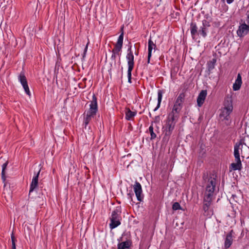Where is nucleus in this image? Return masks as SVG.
<instances>
[{
  "mask_svg": "<svg viewBox=\"0 0 249 249\" xmlns=\"http://www.w3.org/2000/svg\"><path fill=\"white\" fill-rule=\"evenodd\" d=\"M182 107V104L175 102L172 110L168 115L178 119L179 117V113Z\"/></svg>",
  "mask_w": 249,
  "mask_h": 249,
  "instance_id": "7",
  "label": "nucleus"
},
{
  "mask_svg": "<svg viewBox=\"0 0 249 249\" xmlns=\"http://www.w3.org/2000/svg\"><path fill=\"white\" fill-rule=\"evenodd\" d=\"M131 155V154H128L127 155V156H130Z\"/></svg>",
  "mask_w": 249,
  "mask_h": 249,
  "instance_id": "42",
  "label": "nucleus"
},
{
  "mask_svg": "<svg viewBox=\"0 0 249 249\" xmlns=\"http://www.w3.org/2000/svg\"><path fill=\"white\" fill-rule=\"evenodd\" d=\"M135 54L136 55H138V54H139V52H138V51L136 52L135 53Z\"/></svg>",
  "mask_w": 249,
  "mask_h": 249,
  "instance_id": "41",
  "label": "nucleus"
},
{
  "mask_svg": "<svg viewBox=\"0 0 249 249\" xmlns=\"http://www.w3.org/2000/svg\"><path fill=\"white\" fill-rule=\"evenodd\" d=\"M133 189L138 200L142 201L143 199L142 194V188L141 184L137 181H136L133 186Z\"/></svg>",
  "mask_w": 249,
  "mask_h": 249,
  "instance_id": "10",
  "label": "nucleus"
},
{
  "mask_svg": "<svg viewBox=\"0 0 249 249\" xmlns=\"http://www.w3.org/2000/svg\"><path fill=\"white\" fill-rule=\"evenodd\" d=\"M215 1L217 2V1H218V0H215Z\"/></svg>",
  "mask_w": 249,
  "mask_h": 249,
  "instance_id": "44",
  "label": "nucleus"
},
{
  "mask_svg": "<svg viewBox=\"0 0 249 249\" xmlns=\"http://www.w3.org/2000/svg\"><path fill=\"white\" fill-rule=\"evenodd\" d=\"M233 109L232 102L231 100H226L224 102V107L222 109L220 114L221 117H223L224 119L227 121L230 120V114Z\"/></svg>",
  "mask_w": 249,
  "mask_h": 249,
  "instance_id": "6",
  "label": "nucleus"
},
{
  "mask_svg": "<svg viewBox=\"0 0 249 249\" xmlns=\"http://www.w3.org/2000/svg\"><path fill=\"white\" fill-rule=\"evenodd\" d=\"M132 242L131 240H127L124 242H122L118 244L117 249H129L131 246Z\"/></svg>",
  "mask_w": 249,
  "mask_h": 249,
  "instance_id": "18",
  "label": "nucleus"
},
{
  "mask_svg": "<svg viewBox=\"0 0 249 249\" xmlns=\"http://www.w3.org/2000/svg\"><path fill=\"white\" fill-rule=\"evenodd\" d=\"M184 97L185 95L183 93H180L179 95L177 98L175 102L181 104L183 105Z\"/></svg>",
  "mask_w": 249,
  "mask_h": 249,
  "instance_id": "27",
  "label": "nucleus"
},
{
  "mask_svg": "<svg viewBox=\"0 0 249 249\" xmlns=\"http://www.w3.org/2000/svg\"><path fill=\"white\" fill-rule=\"evenodd\" d=\"M190 30L191 34L193 37L196 35L198 32H197V27L196 24L195 22H192L190 25Z\"/></svg>",
  "mask_w": 249,
  "mask_h": 249,
  "instance_id": "21",
  "label": "nucleus"
},
{
  "mask_svg": "<svg viewBox=\"0 0 249 249\" xmlns=\"http://www.w3.org/2000/svg\"><path fill=\"white\" fill-rule=\"evenodd\" d=\"M249 31V25H247L245 22L240 24L237 34L240 37L244 36Z\"/></svg>",
  "mask_w": 249,
  "mask_h": 249,
  "instance_id": "11",
  "label": "nucleus"
},
{
  "mask_svg": "<svg viewBox=\"0 0 249 249\" xmlns=\"http://www.w3.org/2000/svg\"><path fill=\"white\" fill-rule=\"evenodd\" d=\"M247 22L248 23H249V15H247Z\"/></svg>",
  "mask_w": 249,
  "mask_h": 249,
  "instance_id": "40",
  "label": "nucleus"
},
{
  "mask_svg": "<svg viewBox=\"0 0 249 249\" xmlns=\"http://www.w3.org/2000/svg\"><path fill=\"white\" fill-rule=\"evenodd\" d=\"M22 86L23 87V88L24 89V91L25 92V93L29 96L30 97L31 96V93L30 92V89H29V88L28 87V83L27 82L25 83H24L23 84H22Z\"/></svg>",
  "mask_w": 249,
  "mask_h": 249,
  "instance_id": "29",
  "label": "nucleus"
},
{
  "mask_svg": "<svg viewBox=\"0 0 249 249\" xmlns=\"http://www.w3.org/2000/svg\"><path fill=\"white\" fill-rule=\"evenodd\" d=\"M133 195H134V194L132 192H130V193H128L127 196H128V199H132V196H133Z\"/></svg>",
  "mask_w": 249,
  "mask_h": 249,
  "instance_id": "37",
  "label": "nucleus"
},
{
  "mask_svg": "<svg viewBox=\"0 0 249 249\" xmlns=\"http://www.w3.org/2000/svg\"><path fill=\"white\" fill-rule=\"evenodd\" d=\"M233 230H231L227 235L225 240L224 247L227 249L231 245L233 241L232 236Z\"/></svg>",
  "mask_w": 249,
  "mask_h": 249,
  "instance_id": "14",
  "label": "nucleus"
},
{
  "mask_svg": "<svg viewBox=\"0 0 249 249\" xmlns=\"http://www.w3.org/2000/svg\"><path fill=\"white\" fill-rule=\"evenodd\" d=\"M162 94H163V92L162 90H158V104H157V107L154 109V111L157 110L160 108V104H161L162 98Z\"/></svg>",
  "mask_w": 249,
  "mask_h": 249,
  "instance_id": "20",
  "label": "nucleus"
},
{
  "mask_svg": "<svg viewBox=\"0 0 249 249\" xmlns=\"http://www.w3.org/2000/svg\"><path fill=\"white\" fill-rule=\"evenodd\" d=\"M178 119L168 115L164 127L165 135L170 136L173 131Z\"/></svg>",
  "mask_w": 249,
  "mask_h": 249,
  "instance_id": "5",
  "label": "nucleus"
},
{
  "mask_svg": "<svg viewBox=\"0 0 249 249\" xmlns=\"http://www.w3.org/2000/svg\"><path fill=\"white\" fill-rule=\"evenodd\" d=\"M229 201L231 205H233V202H237L238 197L235 194H232L230 198L229 199Z\"/></svg>",
  "mask_w": 249,
  "mask_h": 249,
  "instance_id": "32",
  "label": "nucleus"
},
{
  "mask_svg": "<svg viewBox=\"0 0 249 249\" xmlns=\"http://www.w3.org/2000/svg\"><path fill=\"white\" fill-rule=\"evenodd\" d=\"M207 94V90H202L199 93L197 98V104L199 107H201L203 104Z\"/></svg>",
  "mask_w": 249,
  "mask_h": 249,
  "instance_id": "12",
  "label": "nucleus"
},
{
  "mask_svg": "<svg viewBox=\"0 0 249 249\" xmlns=\"http://www.w3.org/2000/svg\"><path fill=\"white\" fill-rule=\"evenodd\" d=\"M18 80L21 85L27 82L26 77L23 71H21L19 73L18 76Z\"/></svg>",
  "mask_w": 249,
  "mask_h": 249,
  "instance_id": "24",
  "label": "nucleus"
},
{
  "mask_svg": "<svg viewBox=\"0 0 249 249\" xmlns=\"http://www.w3.org/2000/svg\"><path fill=\"white\" fill-rule=\"evenodd\" d=\"M202 25L200 27L198 34L200 35L202 37H205L207 35L208 28L210 27V23L209 21L204 19L202 21Z\"/></svg>",
  "mask_w": 249,
  "mask_h": 249,
  "instance_id": "9",
  "label": "nucleus"
},
{
  "mask_svg": "<svg viewBox=\"0 0 249 249\" xmlns=\"http://www.w3.org/2000/svg\"><path fill=\"white\" fill-rule=\"evenodd\" d=\"M235 160L236 161L235 163H232L230 167V171L237 170H240L241 168V161L240 159V157H235Z\"/></svg>",
  "mask_w": 249,
  "mask_h": 249,
  "instance_id": "13",
  "label": "nucleus"
},
{
  "mask_svg": "<svg viewBox=\"0 0 249 249\" xmlns=\"http://www.w3.org/2000/svg\"><path fill=\"white\" fill-rule=\"evenodd\" d=\"M203 210L204 211L203 214L205 216H207L208 217H210L211 215L213 214V211L210 207H206L203 206Z\"/></svg>",
  "mask_w": 249,
  "mask_h": 249,
  "instance_id": "23",
  "label": "nucleus"
},
{
  "mask_svg": "<svg viewBox=\"0 0 249 249\" xmlns=\"http://www.w3.org/2000/svg\"><path fill=\"white\" fill-rule=\"evenodd\" d=\"M242 83V77L240 73H238L235 82L233 84L232 88L234 91L238 90L241 86Z\"/></svg>",
  "mask_w": 249,
  "mask_h": 249,
  "instance_id": "16",
  "label": "nucleus"
},
{
  "mask_svg": "<svg viewBox=\"0 0 249 249\" xmlns=\"http://www.w3.org/2000/svg\"><path fill=\"white\" fill-rule=\"evenodd\" d=\"M124 34L122 33L119 36L117 43L115 44L114 48L111 51L112 55L111 56V60L115 64L116 62V57L119 56V58L121 55V51L123 44Z\"/></svg>",
  "mask_w": 249,
  "mask_h": 249,
  "instance_id": "2",
  "label": "nucleus"
},
{
  "mask_svg": "<svg viewBox=\"0 0 249 249\" xmlns=\"http://www.w3.org/2000/svg\"><path fill=\"white\" fill-rule=\"evenodd\" d=\"M213 194H213V193H208V192H205V193L204 195V197H203V200H204L212 201Z\"/></svg>",
  "mask_w": 249,
  "mask_h": 249,
  "instance_id": "26",
  "label": "nucleus"
},
{
  "mask_svg": "<svg viewBox=\"0 0 249 249\" xmlns=\"http://www.w3.org/2000/svg\"><path fill=\"white\" fill-rule=\"evenodd\" d=\"M133 70H127L128 82L131 83V72Z\"/></svg>",
  "mask_w": 249,
  "mask_h": 249,
  "instance_id": "35",
  "label": "nucleus"
},
{
  "mask_svg": "<svg viewBox=\"0 0 249 249\" xmlns=\"http://www.w3.org/2000/svg\"><path fill=\"white\" fill-rule=\"evenodd\" d=\"M89 107V110L87 111L86 115L84 117V124L85 128H86V126L91 121V118L96 115L98 111L97 99L94 94L92 96Z\"/></svg>",
  "mask_w": 249,
  "mask_h": 249,
  "instance_id": "1",
  "label": "nucleus"
},
{
  "mask_svg": "<svg viewBox=\"0 0 249 249\" xmlns=\"http://www.w3.org/2000/svg\"><path fill=\"white\" fill-rule=\"evenodd\" d=\"M125 118L127 120H130L136 115V111H132L130 108H126L125 111Z\"/></svg>",
  "mask_w": 249,
  "mask_h": 249,
  "instance_id": "19",
  "label": "nucleus"
},
{
  "mask_svg": "<svg viewBox=\"0 0 249 249\" xmlns=\"http://www.w3.org/2000/svg\"><path fill=\"white\" fill-rule=\"evenodd\" d=\"M39 172V171L38 172L37 174L34 176L32 179V182L30 184L29 194L33 192L34 189L37 186Z\"/></svg>",
  "mask_w": 249,
  "mask_h": 249,
  "instance_id": "17",
  "label": "nucleus"
},
{
  "mask_svg": "<svg viewBox=\"0 0 249 249\" xmlns=\"http://www.w3.org/2000/svg\"><path fill=\"white\" fill-rule=\"evenodd\" d=\"M121 208L117 207L112 212L110 218L111 223L109 224L110 228L113 229L121 224L122 217L121 216Z\"/></svg>",
  "mask_w": 249,
  "mask_h": 249,
  "instance_id": "3",
  "label": "nucleus"
},
{
  "mask_svg": "<svg viewBox=\"0 0 249 249\" xmlns=\"http://www.w3.org/2000/svg\"><path fill=\"white\" fill-rule=\"evenodd\" d=\"M126 58L127 62L128 70H133L134 67V56L131 50V46L127 50Z\"/></svg>",
  "mask_w": 249,
  "mask_h": 249,
  "instance_id": "8",
  "label": "nucleus"
},
{
  "mask_svg": "<svg viewBox=\"0 0 249 249\" xmlns=\"http://www.w3.org/2000/svg\"><path fill=\"white\" fill-rule=\"evenodd\" d=\"M243 144L241 141L238 143H236L234 148V156H240L243 154Z\"/></svg>",
  "mask_w": 249,
  "mask_h": 249,
  "instance_id": "15",
  "label": "nucleus"
},
{
  "mask_svg": "<svg viewBox=\"0 0 249 249\" xmlns=\"http://www.w3.org/2000/svg\"><path fill=\"white\" fill-rule=\"evenodd\" d=\"M172 209L174 211L181 210V207L178 202H175L172 205Z\"/></svg>",
  "mask_w": 249,
  "mask_h": 249,
  "instance_id": "33",
  "label": "nucleus"
},
{
  "mask_svg": "<svg viewBox=\"0 0 249 249\" xmlns=\"http://www.w3.org/2000/svg\"><path fill=\"white\" fill-rule=\"evenodd\" d=\"M153 125H151L149 127V131L150 133V139L153 140L156 138V134L154 132Z\"/></svg>",
  "mask_w": 249,
  "mask_h": 249,
  "instance_id": "30",
  "label": "nucleus"
},
{
  "mask_svg": "<svg viewBox=\"0 0 249 249\" xmlns=\"http://www.w3.org/2000/svg\"><path fill=\"white\" fill-rule=\"evenodd\" d=\"M216 176L213 174L208 177V174L206 175L204 174L203 176V179L206 181V179L208 178V184L206 187L205 192L214 194L216 184Z\"/></svg>",
  "mask_w": 249,
  "mask_h": 249,
  "instance_id": "4",
  "label": "nucleus"
},
{
  "mask_svg": "<svg viewBox=\"0 0 249 249\" xmlns=\"http://www.w3.org/2000/svg\"><path fill=\"white\" fill-rule=\"evenodd\" d=\"M84 81H86V78H84Z\"/></svg>",
  "mask_w": 249,
  "mask_h": 249,
  "instance_id": "43",
  "label": "nucleus"
},
{
  "mask_svg": "<svg viewBox=\"0 0 249 249\" xmlns=\"http://www.w3.org/2000/svg\"><path fill=\"white\" fill-rule=\"evenodd\" d=\"M156 46L155 43L150 38L148 40V54H152V51L153 49H155Z\"/></svg>",
  "mask_w": 249,
  "mask_h": 249,
  "instance_id": "22",
  "label": "nucleus"
},
{
  "mask_svg": "<svg viewBox=\"0 0 249 249\" xmlns=\"http://www.w3.org/2000/svg\"><path fill=\"white\" fill-rule=\"evenodd\" d=\"M89 44V41H88V42L87 43L86 46L84 49V51L83 54V58H84L86 56Z\"/></svg>",
  "mask_w": 249,
  "mask_h": 249,
  "instance_id": "36",
  "label": "nucleus"
},
{
  "mask_svg": "<svg viewBox=\"0 0 249 249\" xmlns=\"http://www.w3.org/2000/svg\"><path fill=\"white\" fill-rule=\"evenodd\" d=\"M223 2L225 1V0H222ZM227 1V2L228 3V4H231V3L234 0H226Z\"/></svg>",
  "mask_w": 249,
  "mask_h": 249,
  "instance_id": "39",
  "label": "nucleus"
},
{
  "mask_svg": "<svg viewBox=\"0 0 249 249\" xmlns=\"http://www.w3.org/2000/svg\"><path fill=\"white\" fill-rule=\"evenodd\" d=\"M152 54H148L147 57V63L149 64L150 63V58L151 57Z\"/></svg>",
  "mask_w": 249,
  "mask_h": 249,
  "instance_id": "38",
  "label": "nucleus"
},
{
  "mask_svg": "<svg viewBox=\"0 0 249 249\" xmlns=\"http://www.w3.org/2000/svg\"><path fill=\"white\" fill-rule=\"evenodd\" d=\"M212 201L210 200H204L203 202V206H204L206 207H210L211 208V206L212 204Z\"/></svg>",
  "mask_w": 249,
  "mask_h": 249,
  "instance_id": "34",
  "label": "nucleus"
},
{
  "mask_svg": "<svg viewBox=\"0 0 249 249\" xmlns=\"http://www.w3.org/2000/svg\"><path fill=\"white\" fill-rule=\"evenodd\" d=\"M8 162L7 161L4 163L3 164L2 166V171H1V178L3 181H5L6 180V176H5V170L6 168V167L8 165Z\"/></svg>",
  "mask_w": 249,
  "mask_h": 249,
  "instance_id": "25",
  "label": "nucleus"
},
{
  "mask_svg": "<svg viewBox=\"0 0 249 249\" xmlns=\"http://www.w3.org/2000/svg\"><path fill=\"white\" fill-rule=\"evenodd\" d=\"M11 237L12 241V249H16V242L17 241V239L15 237L13 232L11 234Z\"/></svg>",
  "mask_w": 249,
  "mask_h": 249,
  "instance_id": "31",
  "label": "nucleus"
},
{
  "mask_svg": "<svg viewBox=\"0 0 249 249\" xmlns=\"http://www.w3.org/2000/svg\"><path fill=\"white\" fill-rule=\"evenodd\" d=\"M216 60L215 58L212 59V60L208 62V69L209 70H212L214 68V65Z\"/></svg>",
  "mask_w": 249,
  "mask_h": 249,
  "instance_id": "28",
  "label": "nucleus"
}]
</instances>
